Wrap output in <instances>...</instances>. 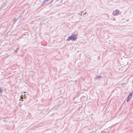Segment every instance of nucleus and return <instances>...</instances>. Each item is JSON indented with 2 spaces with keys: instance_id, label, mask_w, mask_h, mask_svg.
Masks as SVG:
<instances>
[{
  "instance_id": "obj_5",
  "label": "nucleus",
  "mask_w": 133,
  "mask_h": 133,
  "mask_svg": "<svg viewBox=\"0 0 133 133\" xmlns=\"http://www.w3.org/2000/svg\"><path fill=\"white\" fill-rule=\"evenodd\" d=\"M132 95V92H131L130 93L129 95L131 96Z\"/></svg>"
},
{
  "instance_id": "obj_8",
  "label": "nucleus",
  "mask_w": 133,
  "mask_h": 133,
  "mask_svg": "<svg viewBox=\"0 0 133 133\" xmlns=\"http://www.w3.org/2000/svg\"><path fill=\"white\" fill-rule=\"evenodd\" d=\"M21 99H23V97L22 96V95L21 96Z\"/></svg>"
},
{
  "instance_id": "obj_3",
  "label": "nucleus",
  "mask_w": 133,
  "mask_h": 133,
  "mask_svg": "<svg viewBox=\"0 0 133 133\" xmlns=\"http://www.w3.org/2000/svg\"><path fill=\"white\" fill-rule=\"evenodd\" d=\"M100 78H102V76H101L98 75L96 76L95 79H98Z\"/></svg>"
},
{
  "instance_id": "obj_7",
  "label": "nucleus",
  "mask_w": 133,
  "mask_h": 133,
  "mask_svg": "<svg viewBox=\"0 0 133 133\" xmlns=\"http://www.w3.org/2000/svg\"><path fill=\"white\" fill-rule=\"evenodd\" d=\"M17 20V19H15L14 20V23H15L16 22V20Z\"/></svg>"
},
{
  "instance_id": "obj_11",
  "label": "nucleus",
  "mask_w": 133,
  "mask_h": 133,
  "mask_svg": "<svg viewBox=\"0 0 133 133\" xmlns=\"http://www.w3.org/2000/svg\"><path fill=\"white\" fill-rule=\"evenodd\" d=\"M46 1H49V0H45Z\"/></svg>"
},
{
  "instance_id": "obj_12",
  "label": "nucleus",
  "mask_w": 133,
  "mask_h": 133,
  "mask_svg": "<svg viewBox=\"0 0 133 133\" xmlns=\"http://www.w3.org/2000/svg\"><path fill=\"white\" fill-rule=\"evenodd\" d=\"M81 16H82V14H81L80 15Z\"/></svg>"
},
{
  "instance_id": "obj_9",
  "label": "nucleus",
  "mask_w": 133,
  "mask_h": 133,
  "mask_svg": "<svg viewBox=\"0 0 133 133\" xmlns=\"http://www.w3.org/2000/svg\"><path fill=\"white\" fill-rule=\"evenodd\" d=\"M2 92V90L0 88V93H1Z\"/></svg>"
},
{
  "instance_id": "obj_10",
  "label": "nucleus",
  "mask_w": 133,
  "mask_h": 133,
  "mask_svg": "<svg viewBox=\"0 0 133 133\" xmlns=\"http://www.w3.org/2000/svg\"><path fill=\"white\" fill-rule=\"evenodd\" d=\"M86 12H85V13L84 14V15H85L86 14Z\"/></svg>"
},
{
  "instance_id": "obj_14",
  "label": "nucleus",
  "mask_w": 133,
  "mask_h": 133,
  "mask_svg": "<svg viewBox=\"0 0 133 133\" xmlns=\"http://www.w3.org/2000/svg\"><path fill=\"white\" fill-rule=\"evenodd\" d=\"M103 133H104V132Z\"/></svg>"
},
{
  "instance_id": "obj_13",
  "label": "nucleus",
  "mask_w": 133,
  "mask_h": 133,
  "mask_svg": "<svg viewBox=\"0 0 133 133\" xmlns=\"http://www.w3.org/2000/svg\"><path fill=\"white\" fill-rule=\"evenodd\" d=\"M25 92H24V93H25Z\"/></svg>"
},
{
  "instance_id": "obj_6",
  "label": "nucleus",
  "mask_w": 133,
  "mask_h": 133,
  "mask_svg": "<svg viewBox=\"0 0 133 133\" xmlns=\"http://www.w3.org/2000/svg\"><path fill=\"white\" fill-rule=\"evenodd\" d=\"M18 49H19V48H17L16 50H15V52H17V50H18Z\"/></svg>"
},
{
  "instance_id": "obj_2",
  "label": "nucleus",
  "mask_w": 133,
  "mask_h": 133,
  "mask_svg": "<svg viewBox=\"0 0 133 133\" xmlns=\"http://www.w3.org/2000/svg\"><path fill=\"white\" fill-rule=\"evenodd\" d=\"M121 12L117 9L116 10H115L114 11L112 12L113 15L114 16H117L120 14Z\"/></svg>"
},
{
  "instance_id": "obj_4",
  "label": "nucleus",
  "mask_w": 133,
  "mask_h": 133,
  "mask_svg": "<svg viewBox=\"0 0 133 133\" xmlns=\"http://www.w3.org/2000/svg\"><path fill=\"white\" fill-rule=\"evenodd\" d=\"M132 97L131 96L129 95L127 99V101L128 102L130 99Z\"/></svg>"
},
{
  "instance_id": "obj_1",
  "label": "nucleus",
  "mask_w": 133,
  "mask_h": 133,
  "mask_svg": "<svg viewBox=\"0 0 133 133\" xmlns=\"http://www.w3.org/2000/svg\"><path fill=\"white\" fill-rule=\"evenodd\" d=\"M76 36L77 35H76L72 34L70 36L68 37L66 40L67 41L70 40L73 41H75L77 39Z\"/></svg>"
}]
</instances>
